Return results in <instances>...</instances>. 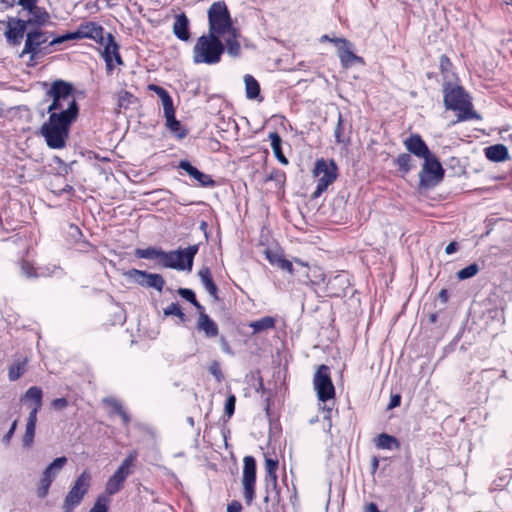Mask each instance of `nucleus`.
<instances>
[{"instance_id":"50","label":"nucleus","mask_w":512,"mask_h":512,"mask_svg":"<svg viewBox=\"0 0 512 512\" xmlns=\"http://www.w3.org/2000/svg\"><path fill=\"white\" fill-rule=\"evenodd\" d=\"M452 67V63L450 59L446 55H441L439 59V68L442 73H447L450 71Z\"/></svg>"},{"instance_id":"42","label":"nucleus","mask_w":512,"mask_h":512,"mask_svg":"<svg viewBox=\"0 0 512 512\" xmlns=\"http://www.w3.org/2000/svg\"><path fill=\"white\" fill-rule=\"evenodd\" d=\"M109 502L110 500L106 495H99L88 512H108Z\"/></svg>"},{"instance_id":"53","label":"nucleus","mask_w":512,"mask_h":512,"mask_svg":"<svg viewBox=\"0 0 512 512\" xmlns=\"http://www.w3.org/2000/svg\"><path fill=\"white\" fill-rule=\"evenodd\" d=\"M51 406L56 410H63L68 406L66 398H56L51 402Z\"/></svg>"},{"instance_id":"51","label":"nucleus","mask_w":512,"mask_h":512,"mask_svg":"<svg viewBox=\"0 0 512 512\" xmlns=\"http://www.w3.org/2000/svg\"><path fill=\"white\" fill-rule=\"evenodd\" d=\"M177 293L190 303L196 298L194 291L188 288H179Z\"/></svg>"},{"instance_id":"20","label":"nucleus","mask_w":512,"mask_h":512,"mask_svg":"<svg viewBox=\"0 0 512 512\" xmlns=\"http://www.w3.org/2000/svg\"><path fill=\"white\" fill-rule=\"evenodd\" d=\"M22 402H31V411L29 415L37 416L38 411L43 405V392L38 386L30 387L21 397Z\"/></svg>"},{"instance_id":"1","label":"nucleus","mask_w":512,"mask_h":512,"mask_svg":"<svg viewBox=\"0 0 512 512\" xmlns=\"http://www.w3.org/2000/svg\"><path fill=\"white\" fill-rule=\"evenodd\" d=\"M208 33L222 37L226 43L227 53L231 57L241 54L240 32L233 26L230 12L224 1L214 2L208 10Z\"/></svg>"},{"instance_id":"60","label":"nucleus","mask_w":512,"mask_h":512,"mask_svg":"<svg viewBox=\"0 0 512 512\" xmlns=\"http://www.w3.org/2000/svg\"><path fill=\"white\" fill-rule=\"evenodd\" d=\"M65 35H66L67 41L82 39L81 34L78 29L74 32H68Z\"/></svg>"},{"instance_id":"34","label":"nucleus","mask_w":512,"mask_h":512,"mask_svg":"<svg viewBox=\"0 0 512 512\" xmlns=\"http://www.w3.org/2000/svg\"><path fill=\"white\" fill-rule=\"evenodd\" d=\"M66 463L67 458L65 456L58 457L46 467L43 474L49 476L54 481Z\"/></svg>"},{"instance_id":"25","label":"nucleus","mask_w":512,"mask_h":512,"mask_svg":"<svg viewBox=\"0 0 512 512\" xmlns=\"http://www.w3.org/2000/svg\"><path fill=\"white\" fill-rule=\"evenodd\" d=\"M173 33L178 39L182 41L189 40V20L185 14H181L176 17V20L173 24Z\"/></svg>"},{"instance_id":"11","label":"nucleus","mask_w":512,"mask_h":512,"mask_svg":"<svg viewBox=\"0 0 512 512\" xmlns=\"http://www.w3.org/2000/svg\"><path fill=\"white\" fill-rule=\"evenodd\" d=\"M243 462V494L246 504L250 505L255 497L256 461L252 456H245Z\"/></svg>"},{"instance_id":"57","label":"nucleus","mask_w":512,"mask_h":512,"mask_svg":"<svg viewBox=\"0 0 512 512\" xmlns=\"http://www.w3.org/2000/svg\"><path fill=\"white\" fill-rule=\"evenodd\" d=\"M219 341H220V345H221L222 350L226 354L233 355V351H232V349H231L227 339L224 336H221Z\"/></svg>"},{"instance_id":"13","label":"nucleus","mask_w":512,"mask_h":512,"mask_svg":"<svg viewBox=\"0 0 512 512\" xmlns=\"http://www.w3.org/2000/svg\"><path fill=\"white\" fill-rule=\"evenodd\" d=\"M125 275L138 285L147 288H154L159 292L163 290L165 285V279L162 275L157 273H149L147 271L133 268L127 271Z\"/></svg>"},{"instance_id":"28","label":"nucleus","mask_w":512,"mask_h":512,"mask_svg":"<svg viewBox=\"0 0 512 512\" xmlns=\"http://www.w3.org/2000/svg\"><path fill=\"white\" fill-rule=\"evenodd\" d=\"M266 482V495L264 502H271L272 507H276L281 502L280 489L278 488L277 480L265 481Z\"/></svg>"},{"instance_id":"59","label":"nucleus","mask_w":512,"mask_h":512,"mask_svg":"<svg viewBox=\"0 0 512 512\" xmlns=\"http://www.w3.org/2000/svg\"><path fill=\"white\" fill-rule=\"evenodd\" d=\"M65 41H67V38H66L65 34L61 35V36H57V37H54L53 40H51L49 42V46H55V45L64 43Z\"/></svg>"},{"instance_id":"62","label":"nucleus","mask_w":512,"mask_h":512,"mask_svg":"<svg viewBox=\"0 0 512 512\" xmlns=\"http://www.w3.org/2000/svg\"><path fill=\"white\" fill-rule=\"evenodd\" d=\"M108 402H109V404L113 407V409H114L117 413H120V411H123V410H124V409H123V407H122V405H121V403H120V402H118L117 400L112 399V400H109Z\"/></svg>"},{"instance_id":"35","label":"nucleus","mask_w":512,"mask_h":512,"mask_svg":"<svg viewBox=\"0 0 512 512\" xmlns=\"http://www.w3.org/2000/svg\"><path fill=\"white\" fill-rule=\"evenodd\" d=\"M246 96L248 99H256L260 95V85L251 75L244 77Z\"/></svg>"},{"instance_id":"32","label":"nucleus","mask_w":512,"mask_h":512,"mask_svg":"<svg viewBox=\"0 0 512 512\" xmlns=\"http://www.w3.org/2000/svg\"><path fill=\"white\" fill-rule=\"evenodd\" d=\"M376 447L387 450L399 449L400 443L396 437L381 433L376 439Z\"/></svg>"},{"instance_id":"12","label":"nucleus","mask_w":512,"mask_h":512,"mask_svg":"<svg viewBox=\"0 0 512 512\" xmlns=\"http://www.w3.org/2000/svg\"><path fill=\"white\" fill-rule=\"evenodd\" d=\"M48 33L39 28L31 29L26 33L24 48L20 53V57L25 54L30 55L31 60H35L41 53V46L48 41Z\"/></svg>"},{"instance_id":"19","label":"nucleus","mask_w":512,"mask_h":512,"mask_svg":"<svg viewBox=\"0 0 512 512\" xmlns=\"http://www.w3.org/2000/svg\"><path fill=\"white\" fill-rule=\"evenodd\" d=\"M404 145L408 152L412 153L413 155L419 158L429 156L431 153L424 140L418 134H412L411 136H409L404 141Z\"/></svg>"},{"instance_id":"23","label":"nucleus","mask_w":512,"mask_h":512,"mask_svg":"<svg viewBox=\"0 0 512 512\" xmlns=\"http://www.w3.org/2000/svg\"><path fill=\"white\" fill-rule=\"evenodd\" d=\"M197 329L204 332L208 338H214L219 334L217 324L205 312H200L197 321Z\"/></svg>"},{"instance_id":"47","label":"nucleus","mask_w":512,"mask_h":512,"mask_svg":"<svg viewBox=\"0 0 512 512\" xmlns=\"http://www.w3.org/2000/svg\"><path fill=\"white\" fill-rule=\"evenodd\" d=\"M20 268L22 275H24L26 278L31 279L38 277L36 269L34 268L33 264H31L29 261L22 260Z\"/></svg>"},{"instance_id":"54","label":"nucleus","mask_w":512,"mask_h":512,"mask_svg":"<svg viewBox=\"0 0 512 512\" xmlns=\"http://www.w3.org/2000/svg\"><path fill=\"white\" fill-rule=\"evenodd\" d=\"M336 284L345 285L346 288L348 287L349 282L344 275H337L329 282V285L331 286H335Z\"/></svg>"},{"instance_id":"29","label":"nucleus","mask_w":512,"mask_h":512,"mask_svg":"<svg viewBox=\"0 0 512 512\" xmlns=\"http://www.w3.org/2000/svg\"><path fill=\"white\" fill-rule=\"evenodd\" d=\"M137 458V453L135 451L131 452L121 463L118 469L114 472V476L123 482H125L126 478L131 474V466L134 464Z\"/></svg>"},{"instance_id":"24","label":"nucleus","mask_w":512,"mask_h":512,"mask_svg":"<svg viewBox=\"0 0 512 512\" xmlns=\"http://www.w3.org/2000/svg\"><path fill=\"white\" fill-rule=\"evenodd\" d=\"M198 276L206 291L215 299L218 300V288L213 281L211 271L208 267H202L198 271Z\"/></svg>"},{"instance_id":"9","label":"nucleus","mask_w":512,"mask_h":512,"mask_svg":"<svg viewBox=\"0 0 512 512\" xmlns=\"http://www.w3.org/2000/svg\"><path fill=\"white\" fill-rule=\"evenodd\" d=\"M199 245H190L185 249L166 252L169 259L164 262V268L191 271L194 257L197 254Z\"/></svg>"},{"instance_id":"31","label":"nucleus","mask_w":512,"mask_h":512,"mask_svg":"<svg viewBox=\"0 0 512 512\" xmlns=\"http://www.w3.org/2000/svg\"><path fill=\"white\" fill-rule=\"evenodd\" d=\"M37 416L28 415L25 433L22 438L23 446L30 448L34 442Z\"/></svg>"},{"instance_id":"40","label":"nucleus","mask_w":512,"mask_h":512,"mask_svg":"<svg viewBox=\"0 0 512 512\" xmlns=\"http://www.w3.org/2000/svg\"><path fill=\"white\" fill-rule=\"evenodd\" d=\"M149 90L155 92L160 97V99L162 101L163 109L173 105V100H172L171 96L169 95L168 91L166 89H164L163 87L155 85V84H151V85H149Z\"/></svg>"},{"instance_id":"3","label":"nucleus","mask_w":512,"mask_h":512,"mask_svg":"<svg viewBox=\"0 0 512 512\" xmlns=\"http://www.w3.org/2000/svg\"><path fill=\"white\" fill-rule=\"evenodd\" d=\"M77 117L63 113H49V118L40 127V134L51 149H63L69 139L70 127Z\"/></svg>"},{"instance_id":"58","label":"nucleus","mask_w":512,"mask_h":512,"mask_svg":"<svg viewBox=\"0 0 512 512\" xmlns=\"http://www.w3.org/2000/svg\"><path fill=\"white\" fill-rule=\"evenodd\" d=\"M400 402H401V397L400 395H393L390 399V403L388 405V409H392V408H395L397 406L400 405Z\"/></svg>"},{"instance_id":"7","label":"nucleus","mask_w":512,"mask_h":512,"mask_svg":"<svg viewBox=\"0 0 512 512\" xmlns=\"http://www.w3.org/2000/svg\"><path fill=\"white\" fill-rule=\"evenodd\" d=\"M337 165L334 160L326 161L325 159H318L315 162L313 174L317 177V186L313 192L312 197L318 198L327 190L337 178Z\"/></svg>"},{"instance_id":"14","label":"nucleus","mask_w":512,"mask_h":512,"mask_svg":"<svg viewBox=\"0 0 512 512\" xmlns=\"http://www.w3.org/2000/svg\"><path fill=\"white\" fill-rule=\"evenodd\" d=\"M28 27V22L25 20L17 17H9L4 33L7 42L11 45H19Z\"/></svg>"},{"instance_id":"46","label":"nucleus","mask_w":512,"mask_h":512,"mask_svg":"<svg viewBox=\"0 0 512 512\" xmlns=\"http://www.w3.org/2000/svg\"><path fill=\"white\" fill-rule=\"evenodd\" d=\"M479 272V266L476 263H472L465 268L457 272V277L460 280H465L475 276Z\"/></svg>"},{"instance_id":"52","label":"nucleus","mask_w":512,"mask_h":512,"mask_svg":"<svg viewBox=\"0 0 512 512\" xmlns=\"http://www.w3.org/2000/svg\"><path fill=\"white\" fill-rule=\"evenodd\" d=\"M38 0H18L17 4L20 5L26 11H32L36 8Z\"/></svg>"},{"instance_id":"17","label":"nucleus","mask_w":512,"mask_h":512,"mask_svg":"<svg viewBox=\"0 0 512 512\" xmlns=\"http://www.w3.org/2000/svg\"><path fill=\"white\" fill-rule=\"evenodd\" d=\"M82 39H92L99 44H104L105 33L104 28L95 22H84L78 27Z\"/></svg>"},{"instance_id":"37","label":"nucleus","mask_w":512,"mask_h":512,"mask_svg":"<svg viewBox=\"0 0 512 512\" xmlns=\"http://www.w3.org/2000/svg\"><path fill=\"white\" fill-rule=\"evenodd\" d=\"M27 360H17L13 362L8 369V377L10 381L18 380L26 371Z\"/></svg>"},{"instance_id":"21","label":"nucleus","mask_w":512,"mask_h":512,"mask_svg":"<svg viewBox=\"0 0 512 512\" xmlns=\"http://www.w3.org/2000/svg\"><path fill=\"white\" fill-rule=\"evenodd\" d=\"M164 110V116L166 119V127L173 133L178 139H183L187 135V130L184 129L175 117V109L174 106L171 105Z\"/></svg>"},{"instance_id":"41","label":"nucleus","mask_w":512,"mask_h":512,"mask_svg":"<svg viewBox=\"0 0 512 512\" xmlns=\"http://www.w3.org/2000/svg\"><path fill=\"white\" fill-rule=\"evenodd\" d=\"M278 468V460L272 458L265 459V469L267 475L265 477V481L277 480L276 470Z\"/></svg>"},{"instance_id":"27","label":"nucleus","mask_w":512,"mask_h":512,"mask_svg":"<svg viewBox=\"0 0 512 512\" xmlns=\"http://www.w3.org/2000/svg\"><path fill=\"white\" fill-rule=\"evenodd\" d=\"M486 157L493 162H502L509 159V152L505 145L496 144L485 149Z\"/></svg>"},{"instance_id":"4","label":"nucleus","mask_w":512,"mask_h":512,"mask_svg":"<svg viewBox=\"0 0 512 512\" xmlns=\"http://www.w3.org/2000/svg\"><path fill=\"white\" fill-rule=\"evenodd\" d=\"M222 37L206 34L200 36L193 47V62L195 64L214 65L221 61L226 48Z\"/></svg>"},{"instance_id":"36","label":"nucleus","mask_w":512,"mask_h":512,"mask_svg":"<svg viewBox=\"0 0 512 512\" xmlns=\"http://www.w3.org/2000/svg\"><path fill=\"white\" fill-rule=\"evenodd\" d=\"M267 257L271 264L276 265L280 269L287 271L290 274H293L294 269L292 262L286 259L283 255L268 254Z\"/></svg>"},{"instance_id":"22","label":"nucleus","mask_w":512,"mask_h":512,"mask_svg":"<svg viewBox=\"0 0 512 512\" xmlns=\"http://www.w3.org/2000/svg\"><path fill=\"white\" fill-rule=\"evenodd\" d=\"M134 254L139 259H155L157 260V265L163 268L164 262L169 259V256L166 255V251L155 247H148L145 249L137 248L135 249Z\"/></svg>"},{"instance_id":"8","label":"nucleus","mask_w":512,"mask_h":512,"mask_svg":"<svg viewBox=\"0 0 512 512\" xmlns=\"http://www.w3.org/2000/svg\"><path fill=\"white\" fill-rule=\"evenodd\" d=\"M424 164L419 172V183L421 187L431 188L439 184L444 176V169L437 157L430 153L423 158Z\"/></svg>"},{"instance_id":"45","label":"nucleus","mask_w":512,"mask_h":512,"mask_svg":"<svg viewBox=\"0 0 512 512\" xmlns=\"http://www.w3.org/2000/svg\"><path fill=\"white\" fill-rule=\"evenodd\" d=\"M52 482L53 480L49 476L44 474L42 475L37 488V495L39 498H45L48 495Z\"/></svg>"},{"instance_id":"16","label":"nucleus","mask_w":512,"mask_h":512,"mask_svg":"<svg viewBox=\"0 0 512 512\" xmlns=\"http://www.w3.org/2000/svg\"><path fill=\"white\" fill-rule=\"evenodd\" d=\"M333 43L338 46L339 58L342 66L348 68L355 63H363V58L352 51V44L344 38H334Z\"/></svg>"},{"instance_id":"10","label":"nucleus","mask_w":512,"mask_h":512,"mask_svg":"<svg viewBox=\"0 0 512 512\" xmlns=\"http://www.w3.org/2000/svg\"><path fill=\"white\" fill-rule=\"evenodd\" d=\"M314 389L320 401L326 402L335 396V388L327 365H320L313 378Z\"/></svg>"},{"instance_id":"33","label":"nucleus","mask_w":512,"mask_h":512,"mask_svg":"<svg viewBox=\"0 0 512 512\" xmlns=\"http://www.w3.org/2000/svg\"><path fill=\"white\" fill-rule=\"evenodd\" d=\"M276 320L271 316L262 317L256 321H253L249 326L253 329V333H260L275 327Z\"/></svg>"},{"instance_id":"15","label":"nucleus","mask_w":512,"mask_h":512,"mask_svg":"<svg viewBox=\"0 0 512 512\" xmlns=\"http://www.w3.org/2000/svg\"><path fill=\"white\" fill-rule=\"evenodd\" d=\"M101 45L104 47L102 56L106 62L108 72H111L114 68L112 64L113 58L117 64H123L122 58L119 54V46L111 33H107L105 35V42Z\"/></svg>"},{"instance_id":"44","label":"nucleus","mask_w":512,"mask_h":512,"mask_svg":"<svg viewBox=\"0 0 512 512\" xmlns=\"http://www.w3.org/2000/svg\"><path fill=\"white\" fill-rule=\"evenodd\" d=\"M163 313L165 316H176L181 322L186 321V315L183 313L178 303H171L164 308Z\"/></svg>"},{"instance_id":"43","label":"nucleus","mask_w":512,"mask_h":512,"mask_svg":"<svg viewBox=\"0 0 512 512\" xmlns=\"http://www.w3.org/2000/svg\"><path fill=\"white\" fill-rule=\"evenodd\" d=\"M123 484L124 482L122 480L112 475L106 483L105 491L108 495H114L122 489Z\"/></svg>"},{"instance_id":"48","label":"nucleus","mask_w":512,"mask_h":512,"mask_svg":"<svg viewBox=\"0 0 512 512\" xmlns=\"http://www.w3.org/2000/svg\"><path fill=\"white\" fill-rule=\"evenodd\" d=\"M236 397L234 394H230L225 402V414L230 418L235 411Z\"/></svg>"},{"instance_id":"56","label":"nucleus","mask_w":512,"mask_h":512,"mask_svg":"<svg viewBox=\"0 0 512 512\" xmlns=\"http://www.w3.org/2000/svg\"><path fill=\"white\" fill-rule=\"evenodd\" d=\"M241 511H242V505L237 500H233L227 506V512H241Z\"/></svg>"},{"instance_id":"30","label":"nucleus","mask_w":512,"mask_h":512,"mask_svg":"<svg viewBox=\"0 0 512 512\" xmlns=\"http://www.w3.org/2000/svg\"><path fill=\"white\" fill-rule=\"evenodd\" d=\"M269 139L271 140V148L277 160L283 165H288L289 161L282 152V139L280 135L277 132H271Z\"/></svg>"},{"instance_id":"49","label":"nucleus","mask_w":512,"mask_h":512,"mask_svg":"<svg viewBox=\"0 0 512 512\" xmlns=\"http://www.w3.org/2000/svg\"><path fill=\"white\" fill-rule=\"evenodd\" d=\"M209 372L216 378L218 382H221L224 375L221 371L220 364L217 361H213L209 366Z\"/></svg>"},{"instance_id":"39","label":"nucleus","mask_w":512,"mask_h":512,"mask_svg":"<svg viewBox=\"0 0 512 512\" xmlns=\"http://www.w3.org/2000/svg\"><path fill=\"white\" fill-rule=\"evenodd\" d=\"M335 140L339 144H348L350 137L345 134V125L342 114L338 113V121L334 131Z\"/></svg>"},{"instance_id":"18","label":"nucleus","mask_w":512,"mask_h":512,"mask_svg":"<svg viewBox=\"0 0 512 512\" xmlns=\"http://www.w3.org/2000/svg\"><path fill=\"white\" fill-rule=\"evenodd\" d=\"M179 168L184 170L190 177L199 182V184L203 187H213L215 186V181L208 174H205L194 167L189 161L182 160L179 163Z\"/></svg>"},{"instance_id":"2","label":"nucleus","mask_w":512,"mask_h":512,"mask_svg":"<svg viewBox=\"0 0 512 512\" xmlns=\"http://www.w3.org/2000/svg\"><path fill=\"white\" fill-rule=\"evenodd\" d=\"M46 99H51L46 113H63L69 117H78L79 106L73 94V85L58 79L52 82L45 93Z\"/></svg>"},{"instance_id":"38","label":"nucleus","mask_w":512,"mask_h":512,"mask_svg":"<svg viewBox=\"0 0 512 512\" xmlns=\"http://www.w3.org/2000/svg\"><path fill=\"white\" fill-rule=\"evenodd\" d=\"M395 165L402 174H407L414 168L412 156L409 153H402L394 160Z\"/></svg>"},{"instance_id":"5","label":"nucleus","mask_w":512,"mask_h":512,"mask_svg":"<svg viewBox=\"0 0 512 512\" xmlns=\"http://www.w3.org/2000/svg\"><path fill=\"white\" fill-rule=\"evenodd\" d=\"M444 105L447 110L457 111V121L478 119V114L472 110V105L465 90L451 82L443 84Z\"/></svg>"},{"instance_id":"63","label":"nucleus","mask_w":512,"mask_h":512,"mask_svg":"<svg viewBox=\"0 0 512 512\" xmlns=\"http://www.w3.org/2000/svg\"><path fill=\"white\" fill-rule=\"evenodd\" d=\"M438 298L442 303H446L448 301V291L446 289H442L438 294Z\"/></svg>"},{"instance_id":"64","label":"nucleus","mask_w":512,"mask_h":512,"mask_svg":"<svg viewBox=\"0 0 512 512\" xmlns=\"http://www.w3.org/2000/svg\"><path fill=\"white\" fill-rule=\"evenodd\" d=\"M366 512H380L375 503H370L366 507Z\"/></svg>"},{"instance_id":"26","label":"nucleus","mask_w":512,"mask_h":512,"mask_svg":"<svg viewBox=\"0 0 512 512\" xmlns=\"http://www.w3.org/2000/svg\"><path fill=\"white\" fill-rule=\"evenodd\" d=\"M31 17L27 20L29 26H44L50 22V14L44 7H39L36 5V8L32 11H29Z\"/></svg>"},{"instance_id":"6","label":"nucleus","mask_w":512,"mask_h":512,"mask_svg":"<svg viewBox=\"0 0 512 512\" xmlns=\"http://www.w3.org/2000/svg\"><path fill=\"white\" fill-rule=\"evenodd\" d=\"M91 474L84 470L74 481L62 504L63 512H73L88 493L91 486Z\"/></svg>"},{"instance_id":"55","label":"nucleus","mask_w":512,"mask_h":512,"mask_svg":"<svg viewBox=\"0 0 512 512\" xmlns=\"http://www.w3.org/2000/svg\"><path fill=\"white\" fill-rule=\"evenodd\" d=\"M16 428H17V420H15V421L12 423V425H11L10 429H9V430H8V432L4 435V437H3V442H4L5 444H8V443L10 442L11 438L13 437V435H14V433H15Z\"/></svg>"},{"instance_id":"61","label":"nucleus","mask_w":512,"mask_h":512,"mask_svg":"<svg viewBox=\"0 0 512 512\" xmlns=\"http://www.w3.org/2000/svg\"><path fill=\"white\" fill-rule=\"evenodd\" d=\"M458 249V244L456 242H450L446 248H445V252L446 254H452L454 252H456Z\"/></svg>"}]
</instances>
